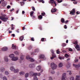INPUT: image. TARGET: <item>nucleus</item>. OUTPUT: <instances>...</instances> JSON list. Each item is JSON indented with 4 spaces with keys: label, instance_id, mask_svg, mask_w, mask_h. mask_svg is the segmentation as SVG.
<instances>
[{
    "label": "nucleus",
    "instance_id": "f257e3e1",
    "mask_svg": "<svg viewBox=\"0 0 80 80\" xmlns=\"http://www.w3.org/2000/svg\"><path fill=\"white\" fill-rule=\"evenodd\" d=\"M40 73H38V74L37 73H34L33 74V75L34 76V80H38V78L37 77V75L40 76Z\"/></svg>",
    "mask_w": 80,
    "mask_h": 80
},
{
    "label": "nucleus",
    "instance_id": "49530a36",
    "mask_svg": "<svg viewBox=\"0 0 80 80\" xmlns=\"http://www.w3.org/2000/svg\"><path fill=\"white\" fill-rule=\"evenodd\" d=\"M53 80L52 77H50L49 78V80Z\"/></svg>",
    "mask_w": 80,
    "mask_h": 80
},
{
    "label": "nucleus",
    "instance_id": "37998d69",
    "mask_svg": "<svg viewBox=\"0 0 80 80\" xmlns=\"http://www.w3.org/2000/svg\"><path fill=\"white\" fill-rule=\"evenodd\" d=\"M78 62V59H75L74 60V62Z\"/></svg>",
    "mask_w": 80,
    "mask_h": 80
},
{
    "label": "nucleus",
    "instance_id": "dca6fc26",
    "mask_svg": "<svg viewBox=\"0 0 80 80\" xmlns=\"http://www.w3.org/2000/svg\"><path fill=\"white\" fill-rule=\"evenodd\" d=\"M7 5V2H2V5L3 7H5Z\"/></svg>",
    "mask_w": 80,
    "mask_h": 80
},
{
    "label": "nucleus",
    "instance_id": "4c0bfd02",
    "mask_svg": "<svg viewBox=\"0 0 80 80\" xmlns=\"http://www.w3.org/2000/svg\"><path fill=\"white\" fill-rule=\"evenodd\" d=\"M32 9L33 11H35V7H34L32 6Z\"/></svg>",
    "mask_w": 80,
    "mask_h": 80
},
{
    "label": "nucleus",
    "instance_id": "6e6d98bb",
    "mask_svg": "<svg viewBox=\"0 0 80 80\" xmlns=\"http://www.w3.org/2000/svg\"><path fill=\"white\" fill-rule=\"evenodd\" d=\"M76 13L77 15H78V14H80V12L78 11H77L76 12Z\"/></svg>",
    "mask_w": 80,
    "mask_h": 80
},
{
    "label": "nucleus",
    "instance_id": "b1692460",
    "mask_svg": "<svg viewBox=\"0 0 80 80\" xmlns=\"http://www.w3.org/2000/svg\"><path fill=\"white\" fill-rule=\"evenodd\" d=\"M62 66H63V63H62L61 62L59 64V67L60 68H61V67H62Z\"/></svg>",
    "mask_w": 80,
    "mask_h": 80
},
{
    "label": "nucleus",
    "instance_id": "9d476101",
    "mask_svg": "<svg viewBox=\"0 0 80 80\" xmlns=\"http://www.w3.org/2000/svg\"><path fill=\"white\" fill-rule=\"evenodd\" d=\"M75 48H76V49L78 50V51H80V47H79V45H77L75 47Z\"/></svg>",
    "mask_w": 80,
    "mask_h": 80
},
{
    "label": "nucleus",
    "instance_id": "ea45409f",
    "mask_svg": "<svg viewBox=\"0 0 80 80\" xmlns=\"http://www.w3.org/2000/svg\"><path fill=\"white\" fill-rule=\"evenodd\" d=\"M70 80H74V77H72L70 78Z\"/></svg>",
    "mask_w": 80,
    "mask_h": 80
},
{
    "label": "nucleus",
    "instance_id": "a211bd4d",
    "mask_svg": "<svg viewBox=\"0 0 80 80\" xmlns=\"http://www.w3.org/2000/svg\"><path fill=\"white\" fill-rule=\"evenodd\" d=\"M12 49H14V50H16L17 49V47H16V46L14 45V44H12Z\"/></svg>",
    "mask_w": 80,
    "mask_h": 80
},
{
    "label": "nucleus",
    "instance_id": "4be33fe9",
    "mask_svg": "<svg viewBox=\"0 0 80 80\" xmlns=\"http://www.w3.org/2000/svg\"><path fill=\"white\" fill-rule=\"evenodd\" d=\"M61 21L62 23H64L65 22V19L63 18H62L61 19Z\"/></svg>",
    "mask_w": 80,
    "mask_h": 80
},
{
    "label": "nucleus",
    "instance_id": "4468645a",
    "mask_svg": "<svg viewBox=\"0 0 80 80\" xmlns=\"http://www.w3.org/2000/svg\"><path fill=\"white\" fill-rule=\"evenodd\" d=\"M50 3H54L55 4V6H57V4L55 3V1H54V0H50Z\"/></svg>",
    "mask_w": 80,
    "mask_h": 80
},
{
    "label": "nucleus",
    "instance_id": "bb28decb",
    "mask_svg": "<svg viewBox=\"0 0 80 80\" xmlns=\"http://www.w3.org/2000/svg\"><path fill=\"white\" fill-rule=\"evenodd\" d=\"M9 57H10V58H13L14 57V55L13 54H11L9 55Z\"/></svg>",
    "mask_w": 80,
    "mask_h": 80
},
{
    "label": "nucleus",
    "instance_id": "423d86ee",
    "mask_svg": "<svg viewBox=\"0 0 80 80\" xmlns=\"http://www.w3.org/2000/svg\"><path fill=\"white\" fill-rule=\"evenodd\" d=\"M66 77V74L65 73L62 74V77L61 80H66L65 79V77Z\"/></svg>",
    "mask_w": 80,
    "mask_h": 80
},
{
    "label": "nucleus",
    "instance_id": "c756f323",
    "mask_svg": "<svg viewBox=\"0 0 80 80\" xmlns=\"http://www.w3.org/2000/svg\"><path fill=\"white\" fill-rule=\"evenodd\" d=\"M38 52H39V49H36L35 50V53Z\"/></svg>",
    "mask_w": 80,
    "mask_h": 80
},
{
    "label": "nucleus",
    "instance_id": "7c9ffc66",
    "mask_svg": "<svg viewBox=\"0 0 80 80\" xmlns=\"http://www.w3.org/2000/svg\"><path fill=\"white\" fill-rule=\"evenodd\" d=\"M67 45V44L65 43H62V47H65Z\"/></svg>",
    "mask_w": 80,
    "mask_h": 80
},
{
    "label": "nucleus",
    "instance_id": "72a5a7b5",
    "mask_svg": "<svg viewBox=\"0 0 80 80\" xmlns=\"http://www.w3.org/2000/svg\"><path fill=\"white\" fill-rule=\"evenodd\" d=\"M31 17H32V19H34V18H35V16L32 15V16H31Z\"/></svg>",
    "mask_w": 80,
    "mask_h": 80
},
{
    "label": "nucleus",
    "instance_id": "e433bc0d",
    "mask_svg": "<svg viewBox=\"0 0 80 80\" xmlns=\"http://www.w3.org/2000/svg\"><path fill=\"white\" fill-rule=\"evenodd\" d=\"M68 50L69 52H72L73 51L72 49L70 48H68Z\"/></svg>",
    "mask_w": 80,
    "mask_h": 80
},
{
    "label": "nucleus",
    "instance_id": "de8ad7c7",
    "mask_svg": "<svg viewBox=\"0 0 80 80\" xmlns=\"http://www.w3.org/2000/svg\"><path fill=\"white\" fill-rule=\"evenodd\" d=\"M68 22V20H66L65 22L64 21V23H65V24H66V23H67Z\"/></svg>",
    "mask_w": 80,
    "mask_h": 80
},
{
    "label": "nucleus",
    "instance_id": "a878e982",
    "mask_svg": "<svg viewBox=\"0 0 80 80\" xmlns=\"http://www.w3.org/2000/svg\"><path fill=\"white\" fill-rule=\"evenodd\" d=\"M59 58L60 59V60H64L65 59V57H59Z\"/></svg>",
    "mask_w": 80,
    "mask_h": 80
},
{
    "label": "nucleus",
    "instance_id": "cd10ccee",
    "mask_svg": "<svg viewBox=\"0 0 80 80\" xmlns=\"http://www.w3.org/2000/svg\"><path fill=\"white\" fill-rule=\"evenodd\" d=\"M38 17L40 19H42V18H43V17L42 16V15H40Z\"/></svg>",
    "mask_w": 80,
    "mask_h": 80
},
{
    "label": "nucleus",
    "instance_id": "6ab92c4d",
    "mask_svg": "<svg viewBox=\"0 0 80 80\" xmlns=\"http://www.w3.org/2000/svg\"><path fill=\"white\" fill-rule=\"evenodd\" d=\"M23 38H24V37L23 36H21L19 38V40L20 41H22L23 40Z\"/></svg>",
    "mask_w": 80,
    "mask_h": 80
},
{
    "label": "nucleus",
    "instance_id": "393cba45",
    "mask_svg": "<svg viewBox=\"0 0 80 80\" xmlns=\"http://www.w3.org/2000/svg\"><path fill=\"white\" fill-rule=\"evenodd\" d=\"M19 70L18 69H14V73H18V72Z\"/></svg>",
    "mask_w": 80,
    "mask_h": 80
},
{
    "label": "nucleus",
    "instance_id": "6e6552de",
    "mask_svg": "<svg viewBox=\"0 0 80 80\" xmlns=\"http://www.w3.org/2000/svg\"><path fill=\"white\" fill-rule=\"evenodd\" d=\"M73 66L74 67H75L76 68H79L80 67V63L78 64V65H75L74 64H73Z\"/></svg>",
    "mask_w": 80,
    "mask_h": 80
},
{
    "label": "nucleus",
    "instance_id": "2f4dec72",
    "mask_svg": "<svg viewBox=\"0 0 80 80\" xmlns=\"http://www.w3.org/2000/svg\"><path fill=\"white\" fill-rule=\"evenodd\" d=\"M28 77V73H27L25 75V77L26 78H27Z\"/></svg>",
    "mask_w": 80,
    "mask_h": 80
},
{
    "label": "nucleus",
    "instance_id": "ddd939ff",
    "mask_svg": "<svg viewBox=\"0 0 80 80\" xmlns=\"http://www.w3.org/2000/svg\"><path fill=\"white\" fill-rule=\"evenodd\" d=\"M40 69H41V66H38L36 68V70L37 71H38V72H39V71L40 70Z\"/></svg>",
    "mask_w": 80,
    "mask_h": 80
},
{
    "label": "nucleus",
    "instance_id": "1a4fd4ad",
    "mask_svg": "<svg viewBox=\"0 0 80 80\" xmlns=\"http://www.w3.org/2000/svg\"><path fill=\"white\" fill-rule=\"evenodd\" d=\"M18 59V57H14L12 58V61H17Z\"/></svg>",
    "mask_w": 80,
    "mask_h": 80
},
{
    "label": "nucleus",
    "instance_id": "412c9836",
    "mask_svg": "<svg viewBox=\"0 0 80 80\" xmlns=\"http://www.w3.org/2000/svg\"><path fill=\"white\" fill-rule=\"evenodd\" d=\"M10 70H11V71H14L15 68L13 67V66H11L10 68Z\"/></svg>",
    "mask_w": 80,
    "mask_h": 80
},
{
    "label": "nucleus",
    "instance_id": "a19ab883",
    "mask_svg": "<svg viewBox=\"0 0 80 80\" xmlns=\"http://www.w3.org/2000/svg\"><path fill=\"white\" fill-rule=\"evenodd\" d=\"M31 41H33V42L35 41V40L34 39V38H31Z\"/></svg>",
    "mask_w": 80,
    "mask_h": 80
},
{
    "label": "nucleus",
    "instance_id": "13d9d810",
    "mask_svg": "<svg viewBox=\"0 0 80 80\" xmlns=\"http://www.w3.org/2000/svg\"><path fill=\"white\" fill-rule=\"evenodd\" d=\"M70 65L68 64V65L67 66V67L68 68H70Z\"/></svg>",
    "mask_w": 80,
    "mask_h": 80
},
{
    "label": "nucleus",
    "instance_id": "39448f33",
    "mask_svg": "<svg viewBox=\"0 0 80 80\" xmlns=\"http://www.w3.org/2000/svg\"><path fill=\"white\" fill-rule=\"evenodd\" d=\"M39 58H42L43 60L46 59V58H45V55H44L43 54L39 56Z\"/></svg>",
    "mask_w": 80,
    "mask_h": 80
},
{
    "label": "nucleus",
    "instance_id": "4d7b16f0",
    "mask_svg": "<svg viewBox=\"0 0 80 80\" xmlns=\"http://www.w3.org/2000/svg\"><path fill=\"white\" fill-rule=\"evenodd\" d=\"M45 38H42L41 39V41L42 42H43L44 41V40Z\"/></svg>",
    "mask_w": 80,
    "mask_h": 80
},
{
    "label": "nucleus",
    "instance_id": "0eeeda50",
    "mask_svg": "<svg viewBox=\"0 0 80 80\" xmlns=\"http://www.w3.org/2000/svg\"><path fill=\"white\" fill-rule=\"evenodd\" d=\"M75 9H73L72 10L70 11V14H72V15H75Z\"/></svg>",
    "mask_w": 80,
    "mask_h": 80
},
{
    "label": "nucleus",
    "instance_id": "c03bdc74",
    "mask_svg": "<svg viewBox=\"0 0 80 80\" xmlns=\"http://www.w3.org/2000/svg\"><path fill=\"white\" fill-rule=\"evenodd\" d=\"M14 53L16 54V55H18V53L17 51H15L14 52Z\"/></svg>",
    "mask_w": 80,
    "mask_h": 80
},
{
    "label": "nucleus",
    "instance_id": "052dcab7",
    "mask_svg": "<svg viewBox=\"0 0 80 80\" xmlns=\"http://www.w3.org/2000/svg\"><path fill=\"white\" fill-rule=\"evenodd\" d=\"M20 58L21 60H23V56H21L20 57Z\"/></svg>",
    "mask_w": 80,
    "mask_h": 80
},
{
    "label": "nucleus",
    "instance_id": "f704fd0d",
    "mask_svg": "<svg viewBox=\"0 0 80 80\" xmlns=\"http://www.w3.org/2000/svg\"><path fill=\"white\" fill-rule=\"evenodd\" d=\"M41 15L42 16H45V12H42Z\"/></svg>",
    "mask_w": 80,
    "mask_h": 80
},
{
    "label": "nucleus",
    "instance_id": "774afa93",
    "mask_svg": "<svg viewBox=\"0 0 80 80\" xmlns=\"http://www.w3.org/2000/svg\"><path fill=\"white\" fill-rule=\"evenodd\" d=\"M54 73H55V72L54 71L51 72L52 74H54Z\"/></svg>",
    "mask_w": 80,
    "mask_h": 80
},
{
    "label": "nucleus",
    "instance_id": "f03ea898",
    "mask_svg": "<svg viewBox=\"0 0 80 80\" xmlns=\"http://www.w3.org/2000/svg\"><path fill=\"white\" fill-rule=\"evenodd\" d=\"M51 65L52 70H55V69H56L57 67V65L55 64L54 62H52L51 64Z\"/></svg>",
    "mask_w": 80,
    "mask_h": 80
},
{
    "label": "nucleus",
    "instance_id": "79ce46f5",
    "mask_svg": "<svg viewBox=\"0 0 80 80\" xmlns=\"http://www.w3.org/2000/svg\"><path fill=\"white\" fill-rule=\"evenodd\" d=\"M3 80H7V78L5 77H4L3 78Z\"/></svg>",
    "mask_w": 80,
    "mask_h": 80
},
{
    "label": "nucleus",
    "instance_id": "f3484780",
    "mask_svg": "<svg viewBox=\"0 0 80 80\" xmlns=\"http://www.w3.org/2000/svg\"><path fill=\"white\" fill-rule=\"evenodd\" d=\"M4 59L5 62H7L8 61V57L7 56L4 57Z\"/></svg>",
    "mask_w": 80,
    "mask_h": 80
},
{
    "label": "nucleus",
    "instance_id": "5fc2aeb1",
    "mask_svg": "<svg viewBox=\"0 0 80 80\" xmlns=\"http://www.w3.org/2000/svg\"><path fill=\"white\" fill-rule=\"evenodd\" d=\"M51 52L52 54H54V51H53V50H51Z\"/></svg>",
    "mask_w": 80,
    "mask_h": 80
},
{
    "label": "nucleus",
    "instance_id": "aec40b11",
    "mask_svg": "<svg viewBox=\"0 0 80 80\" xmlns=\"http://www.w3.org/2000/svg\"><path fill=\"white\" fill-rule=\"evenodd\" d=\"M76 80H80V76H77L76 78Z\"/></svg>",
    "mask_w": 80,
    "mask_h": 80
},
{
    "label": "nucleus",
    "instance_id": "58836bf2",
    "mask_svg": "<svg viewBox=\"0 0 80 80\" xmlns=\"http://www.w3.org/2000/svg\"><path fill=\"white\" fill-rule=\"evenodd\" d=\"M33 13H34V12L33 11H32L30 13V16H32V15H33Z\"/></svg>",
    "mask_w": 80,
    "mask_h": 80
},
{
    "label": "nucleus",
    "instance_id": "0e129e2a",
    "mask_svg": "<svg viewBox=\"0 0 80 80\" xmlns=\"http://www.w3.org/2000/svg\"><path fill=\"white\" fill-rule=\"evenodd\" d=\"M11 35L13 37H15V35L14 34H12Z\"/></svg>",
    "mask_w": 80,
    "mask_h": 80
},
{
    "label": "nucleus",
    "instance_id": "9b49d317",
    "mask_svg": "<svg viewBox=\"0 0 80 80\" xmlns=\"http://www.w3.org/2000/svg\"><path fill=\"white\" fill-rule=\"evenodd\" d=\"M2 50L3 51H7V50H8V48L7 47H4L2 48Z\"/></svg>",
    "mask_w": 80,
    "mask_h": 80
},
{
    "label": "nucleus",
    "instance_id": "09e8293b",
    "mask_svg": "<svg viewBox=\"0 0 80 80\" xmlns=\"http://www.w3.org/2000/svg\"><path fill=\"white\" fill-rule=\"evenodd\" d=\"M67 72H69V75H72V72H71V71H67Z\"/></svg>",
    "mask_w": 80,
    "mask_h": 80
},
{
    "label": "nucleus",
    "instance_id": "680f3d73",
    "mask_svg": "<svg viewBox=\"0 0 80 80\" xmlns=\"http://www.w3.org/2000/svg\"><path fill=\"white\" fill-rule=\"evenodd\" d=\"M62 0H61V1H58V3H61V2H62Z\"/></svg>",
    "mask_w": 80,
    "mask_h": 80
},
{
    "label": "nucleus",
    "instance_id": "603ef678",
    "mask_svg": "<svg viewBox=\"0 0 80 80\" xmlns=\"http://www.w3.org/2000/svg\"><path fill=\"white\" fill-rule=\"evenodd\" d=\"M31 55H35V53H34V52H33L31 53Z\"/></svg>",
    "mask_w": 80,
    "mask_h": 80
},
{
    "label": "nucleus",
    "instance_id": "a18cd8bd",
    "mask_svg": "<svg viewBox=\"0 0 80 80\" xmlns=\"http://www.w3.org/2000/svg\"><path fill=\"white\" fill-rule=\"evenodd\" d=\"M64 28H65V29H67V26L66 25H65L64 26Z\"/></svg>",
    "mask_w": 80,
    "mask_h": 80
},
{
    "label": "nucleus",
    "instance_id": "20e7f679",
    "mask_svg": "<svg viewBox=\"0 0 80 80\" xmlns=\"http://www.w3.org/2000/svg\"><path fill=\"white\" fill-rule=\"evenodd\" d=\"M26 59H27V60H29L31 62H34V59L31 58H30L29 56H28V57L27 56Z\"/></svg>",
    "mask_w": 80,
    "mask_h": 80
},
{
    "label": "nucleus",
    "instance_id": "8fccbe9b",
    "mask_svg": "<svg viewBox=\"0 0 80 80\" xmlns=\"http://www.w3.org/2000/svg\"><path fill=\"white\" fill-rule=\"evenodd\" d=\"M57 53L59 54V53H60V51H58V50H57Z\"/></svg>",
    "mask_w": 80,
    "mask_h": 80
},
{
    "label": "nucleus",
    "instance_id": "c85d7f7f",
    "mask_svg": "<svg viewBox=\"0 0 80 80\" xmlns=\"http://www.w3.org/2000/svg\"><path fill=\"white\" fill-rule=\"evenodd\" d=\"M52 57H53V58H55V57H56V55L54 53V54H52Z\"/></svg>",
    "mask_w": 80,
    "mask_h": 80
},
{
    "label": "nucleus",
    "instance_id": "864d4df0",
    "mask_svg": "<svg viewBox=\"0 0 80 80\" xmlns=\"http://www.w3.org/2000/svg\"><path fill=\"white\" fill-rule=\"evenodd\" d=\"M10 8V5H8L7 7V8H8V9H9Z\"/></svg>",
    "mask_w": 80,
    "mask_h": 80
},
{
    "label": "nucleus",
    "instance_id": "69168bd1",
    "mask_svg": "<svg viewBox=\"0 0 80 80\" xmlns=\"http://www.w3.org/2000/svg\"><path fill=\"white\" fill-rule=\"evenodd\" d=\"M41 2H42V3H45V2L43 0H41Z\"/></svg>",
    "mask_w": 80,
    "mask_h": 80
},
{
    "label": "nucleus",
    "instance_id": "e2e57ef3",
    "mask_svg": "<svg viewBox=\"0 0 80 80\" xmlns=\"http://www.w3.org/2000/svg\"><path fill=\"white\" fill-rule=\"evenodd\" d=\"M14 10V9L12 8V9H11L10 11V12H12V11H13Z\"/></svg>",
    "mask_w": 80,
    "mask_h": 80
},
{
    "label": "nucleus",
    "instance_id": "f8f14e48",
    "mask_svg": "<svg viewBox=\"0 0 80 80\" xmlns=\"http://www.w3.org/2000/svg\"><path fill=\"white\" fill-rule=\"evenodd\" d=\"M51 12L52 13H55L57 12V9L56 8H54L51 9Z\"/></svg>",
    "mask_w": 80,
    "mask_h": 80
},
{
    "label": "nucleus",
    "instance_id": "3c124183",
    "mask_svg": "<svg viewBox=\"0 0 80 80\" xmlns=\"http://www.w3.org/2000/svg\"><path fill=\"white\" fill-rule=\"evenodd\" d=\"M29 50H30L31 49V48H32V46H30L28 48Z\"/></svg>",
    "mask_w": 80,
    "mask_h": 80
},
{
    "label": "nucleus",
    "instance_id": "c9c22d12",
    "mask_svg": "<svg viewBox=\"0 0 80 80\" xmlns=\"http://www.w3.org/2000/svg\"><path fill=\"white\" fill-rule=\"evenodd\" d=\"M5 74L6 75H8V74H9V73H8V72H7V71H6L5 72Z\"/></svg>",
    "mask_w": 80,
    "mask_h": 80
},
{
    "label": "nucleus",
    "instance_id": "bf43d9fd",
    "mask_svg": "<svg viewBox=\"0 0 80 80\" xmlns=\"http://www.w3.org/2000/svg\"><path fill=\"white\" fill-rule=\"evenodd\" d=\"M20 75H23V72H20Z\"/></svg>",
    "mask_w": 80,
    "mask_h": 80
},
{
    "label": "nucleus",
    "instance_id": "7ed1b4c3",
    "mask_svg": "<svg viewBox=\"0 0 80 80\" xmlns=\"http://www.w3.org/2000/svg\"><path fill=\"white\" fill-rule=\"evenodd\" d=\"M0 19L4 22H7V20H8V18H7L1 16H0Z\"/></svg>",
    "mask_w": 80,
    "mask_h": 80
},
{
    "label": "nucleus",
    "instance_id": "338daca9",
    "mask_svg": "<svg viewBox=\"0 0 80 80\" xmlns=\"http://www.w3.org/2000/svg\"><path fill=\"white\" fill-rule=\"evenodd\" d=\"M73 3H74V4H77V2H73Z\"/></svg>",
    "mask_w": 80,
    "mask_h": 80
},
{
    "label": "nucleus",
    "instance_id": "473e14b6",
    "mask_svg": "<svg viewBox=\"0 0 80 80\" xmlns=\"http://www.w3.org/2000/svg\"><path fill=\"white\" fill-rule=\"evenodd\" d=\"M65 57H66L67 58H68L69 57V55H68L67 54H66L65 56Z\"/></svg>",
    "mask_w": 80,
    "mask_h": 80
},
{
    "label": "nucleus",
    "instance_id": "2eb2a0df",
    "mask_svg": "<svg viewBox=\"0 0 80 80\" xmlns=\"http://www.w3.org/2000/svg\"><path fill=\"white\" fill-rule=\"evenodd\" d=\"M29 66L30 68H33V67H35V64H30Z\"/></svg>",
    "mask_w": 80,
    "mask_h": 80
},
{
    "label": "nucleus",
    "instance_id": "5701e85b",
    "mask_svg": "<svg viewBox=\"0 0 80 80\" xmlns=\"http://www.w3.org/2000/svg\"><path fill=\"white\" fill-rule=\"evenodd\" d=\"M4 70H5V69L3 67L1 68H0V70L2 72H3Z\"/></svg>",
    "mask_w": 80,
    "mask_h": 80
}]
</instances>
